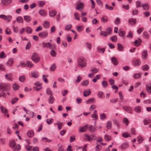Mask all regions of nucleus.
Returning a JSON list of instances; mask_svg holds the SVG:
<instances>
[{
  "label": "nucleus",
  "instance_id": "63",
  "mask_svg": "<svg viewBox=\"0 0 151 151\" xmlns=\"http://www.w3.org/2000/svg\"><path fill=\"white\" fill-rule=\"evenodd\" d=\"M12 28L13 29L14 32L15 33H17L18 31V28L17 26H13Z\"/></svg>",
  "mask_w": 151,
  "mask_h": 151
},
{
  "label": "nucleus",
  "instance_id": "11",
  "mask_svg": "<svg viewBox=\"0 0 151 151\" xmlns=\"http://www.w3.org/2000/svg\"><path fill=\"white\" fill-rule=\"evenodd\" d=\"M6 78L8 81H12L13 80V75L12 73H9L5 75Z\"/></svg>",
  "mask_w": 151,
  "mask_h": 151
},
{
  "label": "nucleus",
  "instance_id": "54",
  "mask_svg": "<svg viewBox=\"0 0 151 151\" xmlns=\"http://www.w3.org/2000/svg\"><path fill=\"white\" fill-rule=\"evenodd\" d=\"M43 26L45 28H48L50 26L49 22L48 21H45L44 22Z\"/></svg>",
  "mask_w": 151,
  "mask_h": 151
},
{
  "label": "nucleus",
  "instance_id": "2",
  "mask_svg": "<svg viewBox=\"0 0 151 151\" xmlns=\"http://www.w3.org/2000/svg\"><path fill=\"white\" fill-rule=\"evenodd\" d=\"M10 87V84L9 83L1 82L0 83V91H4L9 90Z\"/></svg>",
  "mask_w": 151,
  "mask_h": 151
},
{
  "label": "nucleus",
  "instance_id": "59",
  "mask_svg": "<svg viewBox=\"0 0 151 151\" xmlns=\"http://www.w3.org/2000/svg\"><path fill=\"white\" fill-rule=\"evenodd\" d=\"M100 118L101 119L104 120L106 119V116L104 113L101 114L100 115Z\"/></svg>",
  "mask_w": 151,
  "mask_h": 151
},
{
  "label": "nucleus",
  "instance_id": "4",
  "mask_svg": "<svg viewBox=\"0 0 151 151\" xmlns=\"http://www.w3.org/2000/svg\"><path fill=\"white\" fill-rule=\"evenodd\" d=\"M0 18L3 19L4 20H7L8 22H10L12 20V15H9L6 16L4 14L0 15Z\"/></svg>",
  "mask_w": 151,
  "mask_h": 151
},
{
  "label": "nucleus",
  "instance_id": "28",
  "mask_svg": "<svg viewBox=\"0 0 151 151\" xmlns=\"http://www.w3.org/2000/svg\"><path fill=\"white\" fill-rule=\"evenodd\" d=\"M147 52L146 50H145L143 51L142 53V58L145 59L147 58Z\"/></svg>",
  "mask_w": 151,
  "mask_h": 151
},
{
  "label": "nucleus",
  "instance_id": "26",
  "mask_svg": "<svg viewBox=\"0 0 151 151\" xmlns=\"http://www.w3.org/2000/svg\"><path fill=\"white\" fill-rule=\"evenodd\" d=\"M91 93L90 90L89 89H87L83 91V96L85 97L87 96L90 94Z\"/></svg>",
  "mask_w": 151,
  "mask_h": 151
},
{
  "label": "nucleus",
  "instance_id": "37",
  "mask_svg": "<svg viewBox=\"0 0 151 151\" xmlns=\"http://www.w3.org/2000/svg\"><path fill=\"white\" fill-rule=\"evenodd\" d=\"M88 129L90 132H93L96 131V129L92 125H90Z\"/></svg>",
  "mask_w": 151,
  "mask_h": 151
},
{
  "label": "nucleus",
  "instance_id": "9",
  "mask_svg": "<svg viewBox=\"0 0 151 151\" xmlns=\"http://www.w3.org/2000/svg\"><path fill=\"white\" fill-rule=\"evenodd\" d=\"M11 148H12L13 151H19L21 149L20 145L19 144H16V143L14 145V147H11Z\"/></svg>",
  "mask_w": 151,
  "mask_h": 151
},
{
  "label": "nucleus",
  "instance_id": "12",
  "mask_svg": "<svg viewBox=\"0 0 151 151\" xmlns=\"http://www.w3.org/2000/svg\"><path fill=\"white\" fill-rule=\"evenodd\" d=\"M137 20L135 18H130L128 20L129 23L132 25H134L136 24Z\"/></svg>",
  "mask_w": 151,
  "mask_h": 151
},
{
  "label": "nucleus",
  "instance_id": "40",
  "mask_svg": "<svg viewBox=\"0 0 151 151\" xmlns=\"http://www.w3.org/2000/svg\"><path fill=\"white\" fill-rule=\"evenodd\" d=\"M144 140V138L143 137L139 136L137 137V141L139 143H141Z\"/></svg>",
  "mask_w": 151,
  "mask_h": 151
},
{
  "label": "nucleus",
  "instance_id": "23",
  "mask_svg": "<svg viewBox=\"0 0 151 151\" xmlns=\"http://www.w3.org/2000/svg\"><path fill=\"white\" fill-rule=\"evenodd\" d=\"M101 21L104 23H105L107 22L108 20L107 17L106 15H104L101 18Z\"/></svg>",
  "mask_w": 151,
  "mask_h": 151
},
{
  "label": "nucleus",
  "instance_id": "34",
  "mask_svg": "<svg viewBox=\"0 0 151 151\" xmlns=\"http://www.w3.org/2000/svg\"><path fill=\"white\" fill-rule=\"evenodd\" d=\"M104 139L106 141L109 142L111 139V136L106 134L104 136Z\"/></svg>",
  "mask_w": 151,
  "mask_h": 151
},
{
  "label": "nucleus",
  "instance_id": "62",
  "mask_svg": "<svg viewBox=\"0 0 151 151\" xmlns=\"http://www.w3.org/2000/svg\"><path fill=\"white\" fill-rule=\"evenodd\" d=\"M76 29L77 31L80 32L83 29V27L82 26H78L76 27Z\"/></svg>",
  "mask_w": 151,
  "mask_h": 151
},
{
  "label": "nucleus",
  "instance_id": "58",
  "mask_svg": "<svg viewBox=\"0 0 151 151\" xmlns=\"http://www.w3.org/2000/svg\"><path fill=\"white\" fill-rule=\"evenodd\" d=\"M26 63L27 67L29 68H31L33 66V64L31 62L27 61Z\"/></svg>",
  "mask_w": 151,
  "mask_h": 151
},
{
  "label": "nucleus",
  "instance_id": "49",
  "mask_svg": "<svg viewBox=\"0 0 151 151\" xmlns=\"http://www.w3.org/2000/svg\"><path fill=\"white\" fill-rule=\"evenodd\" d=\"M122 137L125 138H127L128 137H131L130 135L127 132L124 133L122 134Z\"/></svg>",
  "mask_w": 151,
  "mask_h": 151
},
{
  "label": "nucleus",
  "instance_id": "15",
  "mask_svg": "<svg viewBox=\"0 0 151 151\" xmlns=\"http://www.w3.org/2000/svg\"><path fill=\"white\" fill-rule=\"evenodd\" d=\"M49 16L51 17H54L56 14L57 12L54 10H52L49 11Z\"/></svg>",
  "mask_w": 151,
  "mask_h": 151
},
{
  "label": "nucleus",
  "instance_id": "6",
  "mask_svg": "<svg viewBox=\"0 0 151 151\" xmlns=\"http://www.w3.org/2000/svg\"><path fill=\"white\" fill-rule=\"evenodd\" d=\"M122 108L127 113L130 114L133 113V110L131 107L125 106H123Z\"/></svg>",
  "mask_w": 151,
  "mask_h": 151
},
{
  "label": "nucleus",
  "instance_id": "55",
  "mask_svg": "<svg viewBox=\"0 0 151 151\" xmlns=\"http://www.w3.org/2000/svg\"><path fill=\"white\" fill-rule=\"evenodd\" d=\"M119 35L120 37H124L125 35V32L124 31L119 30Z\"/></svg>",
  "mask_w": 151,
  "mask_h": 151
},
{
  "label": "nucleus",
  "instance_id": "18",
  "mask_svg": "<svg viewBox=\"0 0 151 151\" xmlns=\"http://www.w3.org/2000/svg\"><path fill=\"white\" fill-rule=\"evenodd\" d=\"M129 146L128 144L127 143H124L122 144L120 146V148L122 150H124Z\"/></svg>",
  "mask_w": 151,
  "mask_h": 151
},
{
  "label": "nucleus",
  "instance_id": "1",
  "mask_svg": "<svg viewBox=\"0 0 151 151\" xmlns=\"http://www.w3.org/2000/svg\"><path fill=\"white\" fill-rule=\"evenodd\" d=\"M78 66L81 68L85 67L87 65L86 61L83 57L79 58L78 59Z\"/></svg>",
  "mask_w": 151,
  "mask_h": 151
},
{
  "label": "nucleus",
  "instance_id": "10",
  "mask_svg": "<svg viewBox=\"0 0 151 151\" xmlns=\"http://www.w3.org/2000/svg\"><path fill=\"white\" fill-rule=\"evenodd\" d=\"M12 2V0H1V3L4 6H7Z\"/></svg>",
  "mask_w": 151,
  "mask_h": 151
},
{
  "label": "nucleus",
  "instance_id": "44",
  "mask_svg": "<svg viewBox=\"0 0 151 151\" xmlns=\"http://www.w3.org/2000/svg\"><path fill=\"white\" fill-rule=\"evenodd\" d=\"M149 68V66L147 65L146 64L143 65L142 68V70L143 71H146Z\"/></svg>",
  "mask_w": 151,
  "mask_h": 151
},
{
  "label": "nucleus",
  "instance_id": "14",
  "mask_svg": "<svg viewBox=\"0 0 151 151\" xmlns=\"http://www.w3.org/2000/svg\"><path fill=\"white\" fill-rule=\"evenodd\" d=\"M87 125H86L83 126L79 127V131L81 132H86L87 129Z\"/></svg>",
  "mask_w": 151,
  "mask_h": 151
},
{
  "label": "nucleus",
  "instance_id": "47",
  "mask_svg": "<svg viewBox=\"0 0 151 151\" xmlns=\"http://www.w3.org/2000/svg\"><path fill=\"white\" fill-rule=\"evenodd\" d=\"M118 49L119 51H122L124 47L122 45L118 43L117 44Z\"/></svg>",
  "mask_w": 151,
  "mask_h": 151
},
{
  "label": "nucleus",
  "instance_id": "22",
  "mask_svg": "<svg viewBox=\"0 0 151 151\" xmlns=\"http://www.w3.org/2000/svg\"><path fill=\"white\" fill-rule=\"evenodd\" d=\"M134 110L136 112L139 113L141 111L142 108L140 106H137L135 107Z\"/></svg>",
  "mask_w": 151,
  "mask_h": 151
},
{
  "label": "nucleus",
  "instance_id": "25",
  "mask_svg": "<svg viewBox=\"0 0 151 151\" xmlns=\"http://www.w3.org/2000/svg\"><path fill=\"white\" fill-rule=\"evenodd\" d=\"M42 45L43 47H46L47 48H50L52 47L51 44L49 42L43 43L42 44Z\"/></svg>",
  "mask_w": 151,
  "mask_h": 151
},
{
  "label": "nucleus",
  "instance_id": "29",
  "mask_svg": "<svg viewBox=\"0 0 151 151\" xmlns=\"http://www.w3.org/2000/svg\"><path fill=\"white\" fill-rule=\"evenodd\" d=\"M26 32L27 34H31L32 32V29L29 27H27L25 29Z\"/></svg>",
  "mask_w": 151,
  "mask_h": 151
},
{
  "label": "nucleus",
  "instance_id": "53",
  "mask_svg": "<svg viewBox=\"0 0 151 151\" xmlns=\"http://www.w3.org/2000/svg\"><path fill=\"white\" fill-rule=\"evenodd\" d=\"M141 75L140 73H135L133 75V77L135 79L138 78L141 76Z\"/></svg>",
  "mask_w": 151,
  "mask_h": 151
},
{
  "label": "nucleus",
  "instance_id": "35",
  "mask_svg": "<svg viewBox=\"0 0 151 151\" xmlns=\"http://www.w3.org/2000/svg\"><path fill=\"white\" fill-rule=\"evenodd\" d=\"M13 58H10L9 59V60L6 63V64L9 66H11L13 64Z\"/></svg>",
  "mask_w": 151,
  "mask_h": 151
},
{
  "label": "nucleus",
  "instance_id": "30",
  "mask_svg": "<svg viewBox=\"0 0 151 151\" xmlns=\"http://www.w3.org/2000/svg\"><path fill=\"white\" fill-rule=\"evenodd\" d=\"M34 131L32 130L29 131L27 132V135L29 137H32L34 136Z\"/></svg>",
  "mask_w": 151,
  "mask_h": 151
},
{
  "label": "nucleus",
  "instance_id": "20",
  "mask_svg": "<svg viewBox=\"0 0 151 151\" xmlns=\"http://www.w3.org/2000/svg\"><path fill=\"white\" fill-rule=\"evenodd\" d=\"M31 76L34 78H37L38 77L39 73L37 71H33L31 73Z\"/></svg>",
  "mask_w": 151,
  "mask_h": 151
},
{
  "label": "nucleus",
  "instance_id": "60",
  "mask_svg": "<svg viewBox=\"0 0 151 151\" xmlns=\"http://www.w3.org/2000/svg\"><path fill=\"white\" fill-rule=\"evenodd\" d=\"M142 7L145 10H147L149 9V6L148 4L145 3L143 5Z\"/></svg>",
  "mask_w": 151,
  "mask_h": 151
},
{
  "label": "nucleus",
  "instance_id": "21",
  "mask_svg": "<svg viewBox=\"0 0 151 151\" xmlns=\"http://www.w3.org/2000/svg\"><path fill=\"white\" fill-rule=\"evenodd\" d=\"M24 20L27 22H29L31 20V17L29 16H24Z\"/></svg>",
  "mask_w": 151,
  "mask_h": 151
},
{
  "label": "nucleus",
  "instance_id": "39",
  "mask_svg": "<svg viewBox=\"0 0 151 151\" xmlns=\"http://www.w3.org/2000/svg\"><path fill=\"white\" fill-rule=\"evenodd\" d=\"M141 42L140 39L136 40L134 41V43L136 45L139 46L140 45Z\"/></svg>",
  "mask_w": 151,
  "mask_h": 151
},
{
  "label": "nucleus",
  "instance_id": "56",
  "mask_svg": "<svg viewBox=\"0 0 151 151\" xmlns=\"http://www.w3.org/2000/svg\"><path fill=\"white\" fill-rule=\"evenodd\" d=\"M97 51L99 52H101L104 53L105 51V48H101L99 47H98L97 48Z\"/></svg>",
  "mask_w": 151,
  "mask_h": 151
},
{
  "label": "nucleus",
  "instance_id": "8",
  "mask_svg": "<svg viewBox=\"0 0 151 151\" xmlns=\"http://www.w3.org/2000/svg\"><path fill=\"white\" fill-rule=\"evenodd\" d=\"M48 32L47 31L42 32L38 34V36L41 38L44 39L46 37L48 36Z\"/></svg>",
  "mask_w": 151,
  "mask_h": 151
},
{
  "label": "nucleus",
  "instance_id": "57",
  "mask_svg": "<svg viewBox=\"0 0 151 151\" xmlns=\"http://www.w3.org/2000/svg\"><path fill=\"white\" fill-rule=\"evenodd\" d=\"M100 35L103 37H106L108 35L106 33V31H101L100 33Z\"/></svg>",
  "mask_w": 151,
  "mask_h": 151
},
{
  "label": "nucleus",
  "instance_id": "50",
  "mask_svg": "<svg viewBox=\"0 0 151 151\" xmlns=\"http://www.w3.org/2000/svg\"><path fill=\"white\" fill-rule=\"evenodd\" d=\"M106 31L108 35H110L111 33L112 29L111 27H109L106 29Z\"/></svg>",
  "mask_w": 151,
  "mask_h": 151
},
{
  "label": "nucleus",
  "instance_id": "33",
  "mask_svg": "<svg viewBox=\"0 0 151 151\" xmlns=\"http://www.w3.org/2000/svg\"><path fill=\"white\" fill-rule=\"evenodd\" d=\"M12 87L14 90H17L19 89V86L17 83H15L13 85Z\"/></svg>",
  "mask_w": 151,
  "mask_h": 151
},
{
  "label": "nucleus",
  "instance_id": "27",
  "mask_svg": "<svg viewBox=\"0 0 151 151\" xmlns=\"http://www.w3.org/2000/svg\"><path fill=\"white\" fill-rule=\"evenodd\" d=\"M111 60L114 65H117L118 64V61L117 59L114 57H113L111 58Z\"/></svg>",
  "mask_w": 151,
  "mask_h": 151
},
{
  "label": "nucleus",
  "instance_id": "42",
  "mask_svg": "<svg viewBox=\"0 0 151 151\" xmlns=\"http://www.w3.org/2000/svg\"><path fill=\"white\" fill-rule=\"evenodd\" d=\"M38 5L39 7H42L44 5L45 2L43 1H38Z\"/></svg>",
  "mask_w": 151,
  "mask_h": 151
},
{
  "label": "nucleus",
  "instance_id": "61",
  "mask_svg": "<svg viewBox=\"0 0 151 151\" xmlns=\"http://www.w3.org/2000/svg\"><path fill=\"white\" fill-rule=\"evenodd\" d=\"M18 98L15 97L13 98L11 100V102L12 104H13L15 103L18 100Z\"/></svg>",
  "mask_w": 151,
  "mask_h": 151
},
{
  "label": "nucleus",
  "instance_id": "16",
  "mask_svg": "<svg viewBox=\"0 0 151 151\" xmlns=\"http://www.w3.org/2000/svg\"><path fill=\"white\" fill-rule=\"evenodd\" d=\"M39 14L41 16H45L47 15V13L46 10L44 9H41L39 12Z\"/></svg>",
  "mask_w": 151,
  "mask_h": 151
},
{
  "label": "nucleus",
  "instance_id": "36",
  "mask_svg": "<svg viewBox=\"0 0 151 151\" xmlns=\"http://www.w3.org/2000/svg\"><path fill=\"white\" fill-rule=\"evenodd\" d=\"M95 101V99L93 98H92L88 100H87L86 101V103L87 104H92Z\"/></svg>",
  "mask_w": 151,
  "mask_h": 151
},
{
  "label": "nucleus",
  "instance_id": "32",
  "mask_svg": "<svg viewBox=\"0 0 151 151\" xmlns=\"http://www.w3.org/2000/svg\"><path fill=\"white\" fill-rule=\"evenodd\" d=\"M42 141L44 142H49L52 141V140L48 139L46 137H43L42 138Z\"/></svg>",
  "mask_w": 151,
  "mask_h": 151
},
{
  "label": "nucleus",
  "instance_id": "7",
  "mask_svg": "<svg viewBox=\"0 0 151 151\" xmlns=\"http://www.w3.org/2000/svg\"><path fill=\"white\" fill-rule=\"evenodd\" d=\"M132 64L134 66H139L140 65L141 62L139 59H135L132 61Z\"/></svg>",
  "mask_w": 151,
  "mask_h": 151
},
{
  "label": "nucleus",
  "instance_id": "31",
  "mask_svg": "<svg viewBox=\"0 0 151 151\" xmlns=\"http://www.w3.org/2000/svg\"><path fill=\"white\" fill-rule=\"evenodd\" d=\"M46 93L48 95H52L53 93L51 90L49 88H47L46 90Z\"/></svg>",
  "mask_w": 151,
  "mask_h": 151
},
{
  "label": "nucleus",
  "instance_id": "38",
  "mask_svg": "<svg viewBox=\"0 0 151 151\" xmlns=\"http://www.w3.org/2000/svg\"><path fill=\"white\" fill-rule=\"evenodd\" d=\"M19 80L21 82L23 83L25 82L26 78L24 76L22 75L20 76Z\"/></svg>",
  "mask_w": 151,
  "mask_h": 151
},
{
  "label": "nucleus",
  "instance_id": "24",
  "mask_svg": "<svg viewBox=\"0 0 151 151\" xmlns=\"http://www.w3.org/2000/svg\"><path fill=\"white\" fill-rule=\"evenodd\" d=\"M55 98L52 95L50 96L48 99V103L50 104H52L54 101Z\"/></svg>",
  "mask_w": 151,
  "mask_h": 151
},
{
  "label": "nucleus",
  "instance_id": "48",
  "mask_svg": "<svg viewBox=\"0 0 151 151\" xmlns=\"http://www.w3.org/2000/svg\"><path fill=\"white\" fill-rule=\"evenodd\" d=\"M112 125V122L109 121L107 122V124L106 126V128L109 129H110L111 128Z\"/></svg>",
  "mask_w": 151,
  "mask_h": 151
},
{
  "label": "nucleus",
  "instance_id": "43",
  "mask_svg": "<svg viewBox=\"0 0 151 151\" xmlns=\"http://www.w3.org/2000/svg\"><path fill=\"white\" fill-rule=\"evenodd\" d=\"M88 84L89 81L88 80L83 81L81 83V84L83 86H86Z\"/></svg>",
  "mask_w": 151,
  "mask_h": 151
},
{
  "label": "nucleus",
  "instance_id": "13",
  "mask_svg": "<svg viewBox=\"0 0 151 151\" xmlns=\"http://www.w3.org/2000/svg\"><path fill=\"white\" fill-rule=\"evenodd\" d=\"M0 110H1V112L3 114H4V115H5L8 112V110L2 106H1L0 107Z\"/></svg>",
  "mask_w": 151,
  "mask_h": 151
},
{
  "label": "nucleus",
  "instance_id": "17",
  "mask_svg": "<svg viewBox=\"0 0 151 151\" xmlns=\"http://www.w3.org/2000/svg\"><path fill=\"white\" fill-rule=\"evenodd\" d=\"M147 91L149 93H151V83H148L146 86Z\"/></svg>",
  "mask_w": 151,
  "mask_h": 151
},
{
  "label": "nucleus",
  "instance_id": "3",
  "mask_svg": "<svg viewBox=\"0 0 151 151\" xmlns=\"http://www.w3.org/2000/svg\"><path fill=\"white\" fill-rule=\"evenodd\" d=\"M84 136L86 138V140L88 141L95 140L96 138L95 134H93L91 135L87 134H85Z\"/></svg>",
  "mask_w": 151,
  "mask_h": 151
},
{
  "label": "nucleus",
  "instance_id": "41",
  "mask_svg": "<svg viewBox=\"0 0 151 151\" xmlns=\"http://www.w3.org/2000/svg\"><path fill=\"white\" fill-rule=\"evenodd\" d=\"M123 122L124 123H125V124L126 126H128L129 123V121L128 120V119L126 117H124L122 119Z\"/></svg>",
  "mask_w": 151,
  "mask_h": 151
},
{
  "label": "nucleus",
  "instance_id": "5",
  "mask_svg": "<svg viewBox=\"0 0 151 151\" xmlns=\"http://www.w3.org/2000/svg\"><path fill=\"white\" fill-rule=\"evenodd\" d=\"M32 60L35 63L38 62L40 60V58L37 54L33 53L31 57Z\"/></svg>",
  "mask_w": 151,
  "mask_h": 151
},
{
  "label": "nucleus",
  "instance_id": "64",
  "mask_svg": "<svg viewBox=\"0 0 151 151\" xmlns=\"http://www.w3.org/2000/svg\"><path fill=\"white\" fill-rule=\"evenodd\" d=\"M56 68L55 65V64H52L50 68V70L51 71H54Z\"/></svg>",
  "mask_w": 151,
  "mask_h": 151
},
{
  "label": "nucleus",
  "instance_id": "19",
  "mask_svg": "<svg viewBox=\"0 0 151 151\" xmlns=\"http://www.w3.org/2000/svg\"><path fill=\"white\" fill-rule=\"evenodd\" d=\"M16 21L18 23H22L24 22L23 19L21 16L18 17L16 18Z\"/></svg>",
  "mask_w": 151,
  "mask_h": 151
},
{
  "label": "nucleus",
  "instance_id": "51",
  "mask_svg": "<svg viewBox=\"0 0 151 151\" xmlns=\"http://www.w3.org/2000/svg\"><path fill=\"white\" fill-rule=\"evenodd\" d=\"M83 6V3H79L78 5H77L76 9L77 10H78L79 9L82 8Z\"/></svg>",
  "mask_w": 151,
  "mask_h": 151
},
{
  "label": "nucleus",
  "instance_id": "46",
  "mask_svg": "<svg viewBox=\"0 0 151 151\" xmlns=\"http://www.w3.org/2000/svg\"><path fill=\"white\" fill-rule=\"evenodd\" d=\"M16 142L14 140H12L9 142V146L10 147L14 146V145L15 144Z\"/></svg>",
  "mask_w": 151,
  "mask_h": 151
},
{
  "label": "nucleus",
  "instance_id": "45",
  "mask_svg": "<svg viewBox=\"0 0 151 151\" xmlns=\"http://www.w3.org/2000/svg\"><path fill=\"white\" fill-rule=\"evenodd\" d=\"M74 16L76 20H80V16L78 13L77 12H75L74 14Z\"/></svg>",
  "mask_w": 151,
  "mask_h": 151
},
{
  "label": "nucleus",
  "instance_id": "52",
  "mask_svg": "<svg viewBox=\"0 0 151 151\" xmlns=\"http://www.w3.org/2000/svg\"><path fill=\"white\" fill-rule=\"evenodd\" d=\"M98 96L100 98H103L104 97V94L103 92L101 91H99L98 94Z\"/></svg>",
  "mask_w": 151,
  "mask_h": 151
}]
</instances>
